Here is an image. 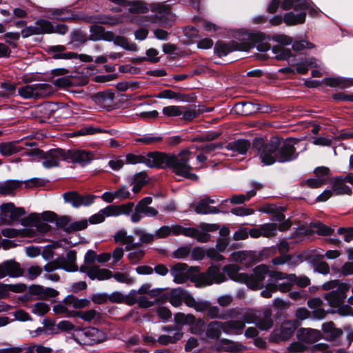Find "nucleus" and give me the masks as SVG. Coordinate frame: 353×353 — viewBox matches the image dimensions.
Instances as JSON below:
<instances>
[{
	"label": "nucleus",
	"mask_w": 353,
	"mask_h": 353,
	"mask_svg": "<svg viewBox=\"0 0 353 353\" xmlns=\"http://www.w3.org/2000/svg\"><path fill=\"white\" fill-rule=\"evenodd\" d=\"M174 322L179 325H192L196 321V317L192 314H185L178 312L174 314Z\"/></svg>",
	"instance_id": "44"
},
{
	"label": "nucleus",
	"mask_w": 353,
	"mask_h": 353,
	"mask_svg": "<svg viewBox=\"0 0 353 353\" xmlns=\"http://www.w3.org/2000/svg\"><path fill=\"white\" fill-rule=\"evenodd\" d=\"M281 8L285 10H288L292 8L295 10L298 9L310 10L311 6L307 0H283Z\"/></svg>",
	"instance_id": "36"
},
{
	"label": "nucleus",
	"mask_w": 353,
	"mask_h": 353,
	"mask_svg": "<svg viewBox=\"0 0 353 353\" xmlns=\"http://www.w3.org/2000/svg\"><path fill=\"white\" fill-rule=\"evenodd\" d=\"M30 309L32 313L39 315L43 316L47 314L50 311L49 305L43 302H37L34 304L30 305Z\"/></svg>",
	"instance_id": "50"
},
{
	"label": "nucleus",
	"mask_w": 353,
	"mask_h": 353,
	"mask_svg": "<svg viewBox=\"0 0 353 353\" xmlns=\"http://www.w3.org/2000/svg\"><path fill=\"white\" fill-rule=\"evenodd\" d=\"M321 288L325 291L331 290L323 295V298L330 307L339 308V312L343 315H349L352 313V308L349 305L342 306L350 290L349 284L335 279L325 282Z\"/></svg>",
	"instance_id": "2"
},
{
	"label": "nucleus",
	"mask_w": 353,
	"mask_h": 353,
	"mask_svg": "<svg viewBox=\"0 0 353 353\" xmlns=\"http://www.w3.org/2000/svg\"><path fill=\"white\" fill-rule=\"evenodd\" d=\"M170 303L174 307H179L182 304V301L189 307H192V305L188 304H192V301H196V300L187 292L181 288L173 289L170 295Z\"/></svg>",
	"instance_id": "18"
},
{
	"label": "nucleus",
	"mask_w": 353,
	"mask_h": 353,
	"mask_svg": "<svg viewBox=\"0 0 353 353\" xmlns=\"http://www.w3.org/2000/svg\"><path fill=\"white\" fill-rule=\"evenodd\" d=\"M123 7H128V12L130 13H141L145 12L146 8L141 2H128L127 1L126 6Z\"/></svg>",
	"instance_id": "61"
},
{
	"label": "nucleus",
	"mask_w": 353,
	"mask_h": 353,
	"mask_svg": "<svg viewBox=\"0 0 353 353\" xmlns=\"http://www.w3.org/2000/svg\"><path fill=\"white\" fill-rule=\"evenodd\" d=\"M163 138L161 136H153L152 134H147L141 138L135 139L136 142L142 143L145 145H151L159 143L162 141Z\"/></svg>",
	"instance_id": "59"
},
{
	"label": "nucleus",
	"mask_w": 353,
	"mask_h": 353,
	"mask_svg": "<svg viewBox=\"0 0 353 353\" xmlns=\"http://www.w3.org/2000/svg\"><path fill=\"white\" fill-rule=\"evenodd\" d=\"M262 234L265 237L274 236L277 230V225L276 223H265L261 226Z\"/></svg>",
	"instance_id": "57"
},
{
	"label": "nucleus",
	"mask_w": 353,
	"mask_h": 353,
	"mask_svg": "<svg viewBox=\"0 0 353 353\" xmlns=\"http://www.w3.org/2000/svg\"><path fill=\"white\" fill-rule=\"evenodd\" d=\"M0 210L1 219L3 223L9 225L18 221L20 217L26 214L23 208L15 207L14 203L11 202L2 204Z\"/></svg>",
	"instance_id": "12"
},
{
	"label": "nucleus",
	"mask_w": 353,
	"mask_h": 353,
	"mask_svg": "<svg viewBox=\"0 0 353 353\" xmlns=\"http://www.w3.org/2000/svg\"><path fill=\"white\" fill-rule=\"evenodd\" d=\"M223 332L222 321H213L210 322L205 330V335L210 339H219Z\"/></svg>",
	"instance_id": "35"
},
{
	"label": "nucleus",
	"mask_w": 353,
	"mask_h": 353,
	"mask_svg": "<svg viewBox=\"0 0 353 353\" xmlns=\"http://www.w3.org/2000/svg\"><path fill=\"white\" fill-rule=\"evenodd\" d=\"M65 152L61 149L50 150L47 152L43 153L41 159L42 164L46 168L57 167L61 160L64 159Z\"/></svg>",
	"instance_id": "21"
},
{
	"label": "nucleus",
	"mask_w": 353,
	"mask_h": 353,
	"mask_svg": "<svg viewBox=\"0 0 353 353\" xmlns=\"http://www.w3.org/2000/svg\"><path fill=\"white\" fill-rule=\"evenodd\" d=\"M298 326L299 322L296 320L283 322L279 328L275 329L272 332L270 335L271 341L279 343L290 339Z\"/></svg>",
	"instance_id": "9"
},
{
	"label": "nucleus",
	"mask_w": 353,
	"mask_h": 353,
	"mask_svg": "<svg viewBox=\"0 0 353 353\" xmlns=\"http://www.w3.org/2000/svg\"><path fill=\"white\" fill-rule=\"evenodd\" d=\"M227 280V277L219 266L211 265L205 272L199 274L194 279L196 286L205 287L212 283H221Z\"/></svg>",
	"instance_id": "7"
},
{
	"label": "nucleus",
	"mask_w": 353,
	"mask_h": 353,
	"mask_svg": "<svg viewBox=\"0 0 353 353\" xmlns=\"http://www.w3.org/2000/svg\"><path fill=\"white\" fill-rule=\"evenodd\" d=\"M113 238L116 243L125 245L126 250H132L137 247V243H134L133 236L128 235L125 230H120L117 231L114 234Z\"/></svg>",
	"instance_id": "32"
},
{
	"label": "nucleus",
	"mask_w": 353,
	"mask_h": 353,
	"mask_svg": "<svg viewBox=\"0 0 353 353\" xmlns=\"http://www.w3.org/2000/svg\"><path fill=\"white\" fill-rule=\"evenodd\" d=\"M331 187L334 195H350L352 194V190L346 185L343 176L333 178L331 181Z\"/></svg>",
	"instance_id": "28"
},
{
	"label": "nucleus",
	"mask_w": 353,
	"mask_h": 353,
	"mask_svg": "<svg viewBox=\"0 0 353 353\" xmlns=\"http://www.w3.org/2000/svg\"><path fill=\"white\" fill-rule=\"evenodd\" d=\"M152 203V198L146 196L141 199L134 208V212L131 214L130 220L132 223H139L143 216L154 217L158 214V210L153 207H150Z\"/></svg>",
	"instance_id": "8"
},
{
	"label": "nucleus",
	"mask_w": 353,
	"mask_h": 353,
	"mask_svg": "<svg viewBox=\"0 0 353 353\" xmlns=\"http://www.w3.org/2000/svg\"><path fill=\"white\" fill-rule=\"evenodd\" d=\"M215 201L210 197H205L200 200L195 205V212L197 214H218L220 210L213 206H210V204L214 203Z\"/></svg>",
	"instance_id": "29"
},
{
	"label": "nucleus",
	"mask_w": 353,
	"mask_h": 353,
	"mask_svg": "<svg viewBox=\"0 0 353 353\" xmlns=\"http://www.w3.org/2000/svg\"><path fill=\"white\" fill-rule=\"evenodd\" d=\"M321 332L311 328H301L298 330V337L307 343H312L321 339Z\"/></svg>",
	"instance_id": "33"
},
{
	"label": "nucleus",
	"mask_w": 353,
	"mask_h": 353,
	"mask_svg": "<svg viewBox=\"0 0 353 353\" xmlns=\"http://www.w3.org/2000/svg\"><path fill=\"white\" fill-rule=\"evenodd\" d=\"M183 335L182 332L178 331L173 336L161 335L159 337L157 341L163 345H167L170 343H174L180 340Z\"/></svg>",
	"instance_id": "46"
},
{
	"label": "nucleus",
	"mask_w": 353,
	"mask_h": 353,
	"mask_svg": "<svg viewBox=\"0 0 353 353\" xmlns=\"http://www.w3.org/2000/svg\"><path fill=\"white\" fill-rule=\"evenodd\" d=\"M21 224L25 226H35L41 233H46L51 228L48 223L41 222L40 218L36 214H30L27 217L21 219Z\"/></svg>",
	"instance_id": "25"
},
{
	"label": "nucleus",
	"mask_w": 353,
	"mask_h": 353,
	"mask_svg": "<svg viewBox=\"0 0 353 353\" xmlns=\"http://www.w3.org/2000/svg\"><path fill=\"white\" fill-rule=\"evenodd\" d=\"M170 154L154 152H150L146 156L145 165L149 168L168 167Z\"/></svg>",
	"instance_id": "22"
},
{
	"label": "nucleus",
	"mask_w": 353,
	"mask_h": 353,
	"mask_svg": "<svg viewBox=\"0 0 353 353\" xmlns=\"http://www.w3.org/2000/svg\"><path fill=\"white\" fill-rule=\"evenodd\" d=\"M306 10L303 9L294 10L292 12H287L283 16V21L288 26H296L302 24L305 21Z\"/></svg>",
	"instance_id": "26"
},
{
	"label": "nucleus",
	"mask_w": 353,
	"mask_h": 353,
	"mask_svg": "<svg viewBox=\"0 0 353 353\" xmlns=\"http://www.w3.org/2000/svg\"><path fill=\"white\" fill-rule=\"evenodd\" d=\"M104 28L101 26L94 25L90 27V34L89 39L91 41L102 40Z\"/></svg>",
	"instance_id": "53"
},
{
	"label": "nucleus",
	"mask_w": 353,
	"mask_h": 353,
	"mask_svg": "<svg viewBox=\"0 0 353 353\" xmlns=\"http://www.w3.org/2000/svg\"><path fill=\"white\" fill-rule=\"evenodd\" d=\"M223 270L224 273H226L230 279L236 282L245 283V281H248L247 274L239 272L240 268L238 265H227L223 267Z\"/></svg>",
	"instance_id": "31"
},
{
	"label": "nucleus",
	"mask_w": 353,
	"mask_h": 353,
	"mask_svg": "<svg viewBox=\"0 0 353 353\" xmlns=\"http://www.w3.org/2000/svg\"><path fill=\"white\" fill-rule=\"evenodd\" d=\"M23 182L19 181H7L0 184V194L1 195H12L14 191L19 188Z\"/></svg>",
	"instance_id": "41"
},
{
	"label": "nucleus",
	"mask_w": 353,
	"mask_h": 353,
	"mask_svg": "<svg viewBox=\"0 0 353 353\" xmlns=\"http://www.w3.org/2000/svg\"><path fill=\"white\" fill-rule=\"evenodd\" d=\"M64 303L72 305L74 308H84L89 305L90 301L88 299H79L73 295L66 296L63 301Z\"/></svg>",
	"instance_id": "43"
},
{
	"label": "nucleus",
	"mask_w": 353,
	"mask_h": 353,
	"mask_svg": "<svg viewBox=\"0 0 353 353\" xmlns=\"http://www.w3.org/2000/svg\"><path fill=\"white\" fill-rule=\"evenodd\" d=\"M242 318L247 323H254L261 330H268L273 326L272 311L270 309L255 310L246 309L241 313Z\"/></svg>",
	"instance_id": "5"
},
{
	"label": "nucleus",
	"mask_w": 353,
	"mask_h": 353,
	"mask_svg": "<svg viewBox=\"0 0 353 353\" xmlns=\"http://www.w3.org/2000/svg\"><path fill=\"white\" fill-rule=\"evenodd\" d=\"M250 146V143L248 141L239 139L228 143L225 148L228 150L244 154L247 152Z\"/></svg>",
	"instance_id": "38"
},
{
	"label": "nucleus",
	"mask_w": 353,
	"mask_h": 353,
	"mask_svg": "<svg viewBox=\"0 0 353 353\" xmlns=\"http://www.w3.org/2000/svg\"><path fill=\"white\" fill-rule=\"evenodd\" d=\"M65 50V46L62 45L50 46L47 47L46 52L55 59H72L77 58V53L72 52H64Z\"/></svg>",
	"instance_id": "24"
},
{
	"label": "nucleus",
	"mask_w": 353,
	"mask_h": 353,
	"mask_svg": "<svg viewBox=\"0 0 353 353\" xmlns=\"http://www.w3.org/2000/svg\"><path fill=\"white\" fill-rule=\"evenodd\" d=\"M68 157L72 162L85 166L94 159V154L92 152L88 150H70L68 151Z\"/></svg>",
	"instance_id": "23"
},
{
	"label": "nucleus",
	"mask_w": 353,
	"mask_h": 353,
	"mask_svg": "<svg viewBox=\"0 0 353 353\" xmlns=\"http://www.w3.org/2000/svg\"><path fill=\"white\" fill-rule=\"evenodd\" d=\"M95 197L92 194L82 196L75 192H68L63 194L65 201L70 203L74 208L81 205H90L94 202Z\"/></svg>",
	"instance_id": "19"
},
{
	"label": "nucleus",
	"mask_w": 353,
	"mask_h": 353,
	"mask_svg": "<svg viewBox=\"0 0 353 353\" xmlns=\"http://www.w3.org/2000/svg\"><path fill=\"white\" fill-rule=\"evenodd\" d=\"M54 32L52 23L46 19L37 20L34 26L24 28L21 32L23 38H27L32 35L50 34Z\"/></svg>",
	"instance_id": "10"
},
{
	"label": "nucleus",
	"mask_w": 353,
	"mask_h": 353,
	"mask_svg": "<svg viewBox=\"0 0 353 353\" xmlns=\"http://www.w3.org/2000/svg\"><path fill=\"white\" fill-rule=\"evenodd\" d=\"M268 274H270L268 266L265 265H258L254 269L252 275L248 274V281H245V283L252 290L261 289L263 286V283Z\"/></svg>",
	"instance_id": "13"
},
{
	"label": "nucleus",
	"mask_w": 353,
	"mask_h": 353,
	"mask_svg": "<svg viewBox=\"0 0 353 353\" xmlns=\"http://www.w3.org/2000/svg\"><path fill=\"white\" fill-rule=\"evenodd\" d=\"M158 97L160 99H170L176 100H183L182 95L179 93L174 92L171 90H165L161 92Z\"/></svg>",
	"instance_id": "63"
},
{
	"label": "nucleus",
	"mask_w": 353,
	"mask_h": 353,
	"mask_svg": "<svg viewBox=\"0 0 353 353\" xmlns=\"http://www.w3.org/2000/svg\"><path fill=\"white\" fill-rule=\"evenodd\" d=\"M241 39L243 42H250L252 45L250 49L256 47L259 51L266 52L271 48L270 44L264 41L263 34L261 33L244 32Z\"/></svg>",
	"instance_id": "16"
},
{
	"label": "nucleus",
	"mask_w": 353,
	"mask_h": 353,
	"mask_svg": "<svg viewBox=\"0 0 353 353\" xmlns=\"http://www.w3.org/2000/svg\"><path fill=\"white\" fill-rule=\"evenodd\" d=\"M113 41L116 45L129 50L134 51L137 48V46L134 43H130L126 38L121 36H115Z\"/></svg>",
	"instance_id": "58"
},
{
	"label": "nucleus",
	"mask_w": 353,
	"mask_h": 353,
	"mask_svg": "<svg viewBox=\"0 0 353 353\" xmlns=\"http://www.w3.org/2000/svg\"><path fill=\"white\" fill-rule=\"evenodd\" d=\"M312 228L319 235L328 236L334 232V229L321 223H314Z\"/></svg>",
	"instance_id": "54"
},
{
	"label": "nucleus",
	"mask_w": 353,
	"mask_h": 353,
	"mask_svg": "<svg viewBox=\"0 0 353 353\" xmlns=\"http://www.w3.org/2000/svg\"><path fill=\"white\" fill-rule=\"evenodd\" d=\"M254 145L258 150V156L261 162L266 165H272L276 161H290L297 157L294 145L290 141H283L276 137L271 138L264 144L258 141Z\"/></svg>",
	"instance_id": "1"
},
{
	"label": "nucleus",
	"mask_w": 353,
	"mask_h": 353,
	"mask_svg": "<svg viewBox=\"0 0 353 353\" xmlns=\"http://www.w3.org/2000/svg\"><path fill=\"white\" fill-rule=\"evenodd\" d=\"M272 52L275 54L274 57L279 60L288 59L292 55L290 49H285L281 46H274L272 48Z\"/></svg>",
	"instance_id": "49"
},
{
	"label": "nucleus",
	"mask_w": 353,
	"mask_h": 353,
	"mask_svg": "<svg viewBox=\"0 0 353 353\" xmlns=\"http://www.w3.org/2000/svg\"><path fill=\"white\" fill-rule=\"evenodd\" d=\"M55 222L57 227L62 228L67 232H70L71 223L69 217L66 216H62L60 217L57 216Z\"/></svg>",
	"instance_id": "62"
},
{
	"label": "nucleus",
	"mask_w": 353,
	"mask_h": 353,
	"mask_svg": "<svg viewBox=\"0 0 353 353\" xmlns=\"http://www.w3.org/2000/svg\"><path fill=\"white\" fill-rule=\"evenodd\" d=\"M251 256L248 252L245 251H238L232 253L230 256L229 261L239 262L245 265H248V260L250 259Z\"/></svg>",
	"instance_id": "47"
},
{
	"label": "nucleus",
	"mask_w": 353,
	"mask_h": 353,
	"mask_svg": "<svg viewBox=\"0 0 353 353\" xmlns=\"http://www.w3.org/2000/svg\"><path fill=\"white\" fill-rule=\"evenodd\" d=\"M134 233L139 237L141 243H150L155 239L154 234L148 233L142 228L134 229Z\"/></svg>",
	"instance_id": "48"
},
{
	"label": "nucleus",
	"mask_w": 353,
	"mask_h": 353,
	"mask_svg": "<svg viewBox=\"0 0 353 353\" xmlns=\"http://www.w3.org/2000/svg\"><path fill=\"white\" fill-rule=\"evenodd\" d=\"M77 315L85 321H91L97 317H99L100 314L95 310H90L88 311L77 312Z\"/></svg>",
	"instance_id": "60"
},
{
	"label": "nucleus",
	"mask_w": 353,
	"mask_h": 353,
	"mask_svg": "<svg viewBox=\"0 0 353 353\" xmlns=\"http://www.w3.org/2000/svg\"><path fill=\"white\" fill-rule=\"evenodd\" d=\"M182 106L179 105H169L163 108V114L168 117H177L181 115Z\"/></svg>",
	"instance_id": "55"
},
{
	"label": "nucleus",
	"mask_w": 353,
	"mask_h": 353,
	"mask_svg": "<svg viewBox=\"0 0 353 353\" xmlns=\"http://www.w3.org/2000/svg\"><path fill=\"white\" fill-rule=\"evenodd\" d=\"M324 83L331 87H338L341 89L349 88L353 85V81L342 77L327 78L323 80Z\"/></svg>",
	"instance_id": "40"
},
{
	"label": "nucleus",
	"mask_w": 353,
	"mask_h": 353,
	"mask_svg": "<svg viewBox=\"0 0 353 353\" xmlns=\"http://www.w3.org/2000/svg\"><path fill=\"white\" fill-rule=\"evenodd\" d=\"M193 304L192 308H194L196 312H207L208 316L210 319H224V315L220 314V310L217 306H214L210 302L203 300H196V301H192Z\"/></svg>",
	"instance_id": "15"
},
{
	"label": "nucleus",
	"mask_w": 353,
	"mask_h": 353,
	"mask_svg": "<svg viewBox=\"0 0 353 353\" xmlns=\"http://www.w3.org/2000/svg\"><path fill=\"white\" fill-rule=\"evenodd\" d=\"M223 332L228 334H241L247 322L245 319L222 321Z\"/></svg>",
	"instance_id": "27"
},
{
	"label": "nucleus",
	"mask_w": 353,
	"mask_h": 353,
	"mask_svg": "<svg viewBox=\"0 0 353 353\" xmlns=\"http://www.w3.org/2000/svg\"><path fill=\"white\" fill-rule=\"evenodd\" d=\"M137 246L130 250V252L128 254V259L132 263H137L140 261L144 256L145 252L141 249H137Z\"/></svg>",
	"instance_id": "64"
},
{
	"label": "nucleus",
	"mask_w": 353,
	"mask_h": 353,
	"mask_svg": "<svg viewBox=\"0 0 353 353\" xmlns=\"http://www.w3.org/2000/svg\"><path fill=\"white\" fill-rule=\"evenodd\" d=\"M191 152L189 149L181 150L177 155L170 154L167 168L172 170L177 175L192 181L198 180L196 174L191 173L192 167L189 164Z\"/></svg>",
	"instance_id": "3"
},
{
	"label": "nucleus",
	"mask_w": 353,
	"mask_h": 353,
	"mask_svg": "<svg viewBox=\"0 0 353 353\" xmlns=\"http://www.w3.org/2000/svg\"><path fill=\"white\" fill-rule=\"evenodd\" d=\"M170 234H182L188 237L194 238L202 243L207 242L210 239V235L208 234L200 232V230L194 228H184L179 225L162 226L158 229L154 234L155 239L165 238Z\"/></svg>",
	"instance_id": "4"
},
{
	"label": "nucleus",
	"mask_w": 353,
	"mask_h": 353,
	"mask_svg": "<svg viewBox=\"0 0 353 353\" xmlns=\"http://www.w3.org/2000/svg\"><path fill=\"white\" fill-rule=\"evenodd\" d=\"M212 108L204 109L199 108L196 109V106H182L181 115L182 119L185 121H191L198 117L201 112L211 111Z\"/></svg>",
	"instance_id": "37"
},
{
	"label": "nucleus",
	"mask_w": 353,
	"mask_h": 353,
	"mask_svg": "<svg viewBox=\"0 0 353 353\" xmlns=\"http://www.w3.org/2000/svg\"><path fill=\"white\" fill-rule=\"evenodd\" d=\"M219 345L226 352H237L241 349V345L228 339H221L219 341Z\"/></svg>",
	"instance_id": "45"
},
{
	"label": "nucleus",
	"mask_w": 353,
	"mask_h": 353,
	"mask_svg": "<svg viewBox=\"0 0 353 353\" xmlns=\"http://www.w3.org/2000/svg\"><path fill=\"white\" fill-rule=\"evenodd\" d=\"M289 281L295 283L301 288H305L310 285V280L306 276H296L294 274H289Z\"/></svg>",
	"instance_id": "52"
},
{
	"label": "nucleus",
	"mask_w": 353,
	"mask_h": 353,
	"mask_svg": "<svg viewBox=\"0 0 353 353\" xmlns=\"http://www.w3.org/2000/svg\"><path fill=\"white\" fill-rule=\"evenodd\" d=\"M19 141L0 143V153L4 157L11 156L21 151L23 148L18 145Z\"/></svg>",
	"instance_id": "39"
},
{
	"label": "nucleus",
	"mask_w": 353,
	"mask_h": 353,
	"mask_svg": "<svg viewBox=\"0 0 353 353\" xmlns=\"http://www.w3.org/2000/svg\"><path fill=\"white\" fill-rule=\"evenodd\" d=\"M76 252L73 250L68 252L65 257H59L63 259V269L68 272H75L78 270V267L75 263Z\"/></svg>",
	"instance_id": "42"
},
{
	"label": "nucleus",
	"mask_w": 353,
	"mask_h": 353,
	"mask_svg": "<svg viewBox=\"0 0 353 353\" xmlns=\"http://www.w3.org/2000/svg\"><path fill=\"white\" fill-rule=\"evenodd\" d=\"M79 271L85 273L90 279L99 281L108 280L112 278V272L108 269L100 268L97 265H82Z\"/></svg>",
	"instance_id": "14"
},
{
	"label": "nucleus",
	"mask_w": 353,
	"mask_h": 353,
	"mask_svg": "<svg viewBox=\"0 0 353 353\" xmlns=\"http://www.w3.org/2000/svg\"><path fill=\"white\" fill-rule=\"evenodd\" d=\"M132 22L141 26H148L150 23H156L165 28L172 26V22L166 19L161 13L152 16H141L132 20Z\"/></svg>",
	"instance_id": "17"
},
{
	"label": "nucleus",
	"mask_w": 353,
	"mask_h": 353,
	"mask_svg": "<svg viewBox=\"0 0 353 353\" xmlns=\"http://www.w3.org/2000/svg\"><path fill=\"white\" fill-rule=\"evenodd\" d=\"M54 91L48 83H34L19 88L18 94L24 99H41L50 96Z\"/></svg>",
	"instance_id": "6"
},
{
	"label": "nucleus",
	"mask_w": 353,
	"mask_h": 353,
	"mask_svg": "<svg viewBox=\"0 0 353 353\" xmlns=\"http://www.w3.org/2000/svg\"><path fill=\"white\" fill-rule=\"evenodd\" d=\"M255 190H250L245 194L233 195L230 199V201L232 204H241L250 200L252 196H255Z\"/></svg>",
	"instance_id": "51"
},
{
	"label": "nucleus",
	"mask_w": 353,
	"mask_h": 353,
	"mask_svg": "<svg viewBox=\"0 0 353 353\" xmlns=\"http://www.w3.org/2000/svg\"><path fill=\"white\" fill-rule=\"evenodd\" d=\"M103 129L99 128H94L92 126H85L80 130L74 132L73 134L74 136H85V135H92L96 133L102 132Z\"/></svg>",
	"instance_id": "56"
},
{
	"label": "nucleus",
	"mask_w": 353,
	"mask_h": 353,
	"mask_svg": "<svg viewBox=\"0 0 353 353\" xmlns=\"http://www.w3.org/2000/svg\"><path fill=\"white\" fill-rule=\"evenodd\" d=\"M322 330L327 340L334 341L340 337L343 332L341 329L336 328L332 321L325 323L322 325Z\"/></svg>",
	"instance_id": "34"
},
{
	"label": "nucleus",
	"mask_w": 353,
	"mask_h": 353,
	"mask_svg": "<svg viewBox=\"0 0 353 353\" xmlns=\"http://www.w3.org/2000/svg\"><path fill=\"white\" fill-rule=\"evenodd\" d=\"M250 42L231 41L228 43L223 41H218L214 46V52L219 57L228 55L230 52L235 50L248 51L251 47Z\"/></svg>",
	"instance_id": "11"
},
{
	"label": "nucleus",
	"mask_w": 353,
	"mask_h": 353,
	"mask_svg": "<svg viewBox=\"0 0 353 353\" xmlns=\"http://www.w3.org/2000/svg\"><path fill=\"white\" fill-rule=\"evenodd\" d=\"M170 273L176 283H183L192 274V268H189L185 263H178L172 267Z\"/></svg>",
	"instance_id": "20"
},
{
	"label": "nucleus",
	"mask_w": 353,
	"mask_h": 353,
	"mask_svg": "<svg viewBox=\"0 0 353 353\" xmlns=\"http://www.w3.org/2000/svg\"><path fill=\"white\" fill-rule=\"evenodd\" d=\"M0 267L1 268L3 277L6 275L17 277L23 274V270L21 268L20 265L14 261H6L0 264Z\"/></svg>",
	"instance_id": "30"
}]
</instances>
